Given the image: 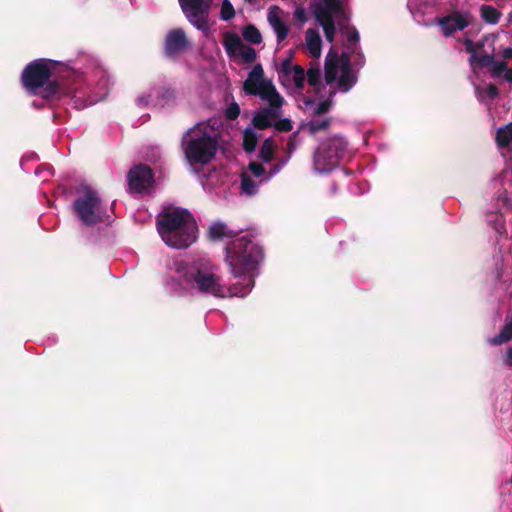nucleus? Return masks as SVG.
I'll return each mask as SVG.
<instances>
[{"mask_svg":"<svg viewBox=\"0 0 512 512\" xmlns=\"http://www.w3.org/2000/svg\"><path fill=\"white\" fill-rule=\"evenodd\" d=\"M470 23L468 13H454L439 21L441 30L445 36H450L456 31L464 30Z\"/></svg>","mask_w":512,"mask_h":512,"instance_id":"obj_17","label":"nucleus"},{"mask_svg":"<svg viewBox=\"0 0 512 512\" xmlns=\"http://www.w3.org/2000/svg\"><path fill=\"white\" fill-rule=\"evenodd\" d=\"M510 483L512 484V476H511V479H510Z\"/></svg>","mask_w":512,"mask_h":512,"instance_id":"obj_40","label":"nucleus"},{"mask_svg":"<svg viewBox=\"0 0 512 512\" xmlns=\"http://www.w3.org/2000/svg\"><path fill=\"white\" fill-rule=\"evenodd\" d=\"M208 233L212 240H225L236 236V231L228 228V226L221 221L212 223Z\"/></svg>","mask_w":512,"mask_h":512,"instance_id":"obj_21","label":"nucleus"},{"mask_svg":"<svg viewBox=\"0 0 512 512\" xmlns=\"http://www.w3.org/2000/svg\"><path fill=\"white\" fill-rule=\"evenodd\" d=\"M512 339V315H508L500 333L488 339L490 345L498 346Z\"/></svg>","mask_w":512,"mask_h":512,"instance_id":"obj_22","label":"nucleus"},{"mask_svg":"<svg viewBox=\"0 0 512 512\" xmlns=\"http://www.w3.org/2000/svg\"><path fill=\"white\" fill-rule=\"evenodd\" d=\"M156 224L162 241L170 248L185 249L197 240V224L187 209H164L158 214Z\"/></svg>","mask_w":512,"mask_h":512,"instance_id":"obj_6","label":"nucleus"},{"mask_svg":"<svg viewBox=\"0 0 512 512\" xmlns=\"http://www.w3.org/2000/svg\"><path fill=\"white\" fill-rule=\"evenodd\" d=\"M283 128H284L285 130H291V129H292V125H291L290 121H288V120H287V121L284 123V127H283Z\"/></svg>","mask_w":512,"mask_h":512,"instance_id":"obj_39","label":"nucleus"},{"mask_svg":"<svg viewBox=\"0 0 512 512\" xmlns=\"http://www.w3.org/2000/svg\"><path fill=\"white\" fill-rule=\"evenodd\" d=\"M503 57L505 59H510L512 58V48H506L504 51H503Z\"/></svg>","mask_w":512,"mask_h":512,"instance_id":"obj_38","label":"nucleus"},{"mask_svg":"<svg viewBox=\"0 0 512 512\" xmlns=\"http://www.w3.org/2000/svg\"><path fill=\"white\" fill-rule=\"evenodd\" d=\"M258 134L254 127L248 126L243 132V148L246 152H253L258 143Z\"/></svg>","mask_w":512,"mask_h":512,"instance_id":"obj_26","label":"nucleus"},{"mask_svg":"<svg viewBox=\"0 0 512 512\" xmlns=\"http://www.w3.org/2000/svg\"><path fill=\"white\" fill-rule=\"evenodd\" d=\"M306 111L317 116V117L312 118L307 123V128L311 133L314 134L318 131L325 130L329 126V124H330L329 119L326 117H321V115L326 113L328 111V109L321 113H315V112L309 111V110H306Z\"/></svg>","mask_w":512,"mask_h":512,"instance_id":"obj_25","label":"nucleus"},{"mask_svg":"<svg viewBox=\"0 0 512 512\" xmlns=\"http://www.w3.org/2000/svg\"><path fill=\"white\" fill-rule=\"evenodd\" d=\"M240 114V107L236 102H232L228 105L225 115L228 119L234 120L236 119Z\"/></svg>","mask_w":512,"mask_h":512,"instance_id":"obj_33","label":"nucleus"},{"mask_svg":"<svg viewBox=\"0 0 512 512\" xmlns=\"http://www.w3.org/2000/svg\"><path fill=\"white\" fill-rule=\"evenodd\" d=\"M259 158L263 163H270L273 158V142L271 139H266L260 149Z\"/></svg>","mask_w":512,"mask_h":512,"instance_id":"obj_29","label":"nucleus"},{"mask_svg":"<svg viewBox=\"0 0 512 512\" xmlns=\"http://www.w3.org/2000/svg\"><path fill=\"white\" fill-rule=\"evenodd\" d=\"M277 73L281 85L297 98L299 107L315 113L329 109L327 101L316 102L312 97L304 96L302 93L306 80L315 91H318L322 83V73L318 63H311L305 74L304 69L300 65L294 64L289 56L280 61Z\"/></svg>","mask_w":512,"mask_h":512,"instance_id":"obj_3","label":"nucleus"},{"mask_svg":"<svg viewBox=\"0 0 512 512\" xmlns=\"http://www.w3.org/2000/svg\"><path fill=\"white\" fill-rule=\"evenodd\" d=\"M316 18L324 30L326 40L332 43L335 35V21L340 22L347 19L343 0H323L316 13Z\"/></svg>","mask_w":512,"mask_h":512,"instance_id":"obj_11","label":"nucleus"},{"mask_svg":"<svg viewBox=\"0 0 512 512\" xmlns=\"http://www.w3.org/2000/svg\"><path fill=\"white\" fill-rule=\"evenodd\" d=\"M176 93L173 89L165 86H154L147 93L137 98V105L140 107L154 106L164 108L175 103Z\"/></svg>","mask_w":512,"mask_h":512,"instance_id":"obj_13","label":"nucleus"},{"mask_svg":"<svg viewBox=\"0 0 512 512\" xmlns=\"http://www.w3.org/2000/svg\"><path fill=\"white\" fill-rule=\"evenodd\" d=\"M223 46L226 54L230 58H238V54L244 46L241 38L236 33H226L224 35Z\"/></svg>","mask_w":512,"mask_h":512,"instance_id":"obj_20","label":"nucleus"},{"mask_svg":"<svg viewBox=\"0 0 512 512\" xmlns=\"http://www.w3.org/2000/svg\"><path fill=\"white\" fill-rule=\"evenodd\" d=\"M21 80L29 93L44 99H67L77 110L103 100L111 85L107 72L100 67L82 70L78 61L61 64L47 59L29 63Z\"/></svg>","mask_w":512,"mask_h":512,"instance_id":"obj_2","label":"nucleus"},{"mask_svg":"<svg viewBox=\"0 0 512 512\" xmlns=\"http://www.w3.org/2000/svg\"><path fill=\"white\" fill-rule=\"evenodd\" d=\"M496 142L500 148H508L512 145V122L497 129Z\"/></svg>","mask_w":512,"mask_h":512,"instance_id":"obj_24","label":"nucleus"},{"mask_svg":"<svg viewBox=\"0 0 512 512\" xmlns=\"http://www.w3.org/2000/svg\"><path fill=\"white\" fill-rule=\"evenodd\" d=\"M35 174L39 177H43L44 181H46L48 177L53 175V168L49 165H43L35 171Z\"/></svg>","mask_w":512,"mask_h":512,"instance_id":"obj_34","label":"nucleus"},{"mask_svg":"<svg viewBox=\"0 0 512 512\" xmlns=\"http://www.w3.org/2000/svg\"><path fill=\"white\" fill-rule=\"evenodd\" d=\"M347 39L345 51L338 56L337 51L331 47L325 58V74L324 80L330 88V93L348 92L357 82V75L351 68V60L353 54L361 58L359 53L358 42L359 33L355 28L346 29Z\"/></svg>","mask_w":512,"mask_h":512,"instance_id":"obj_4","label":"nucleus"},{"mask_svg":"<svg viewBox=\"0 0 512 512\" xmlns=\"http://www.w3.org/2000/svg\"><path fill=\"white\" fill-rule=\"evenodd\" d=\"M235 16V10L229 0H223L220 17L224 21L231 20Z\"/></svg>","mask_w":512,"mask_h":512,"instance_id":"obj_31","label":"nucleus"},{"mask_svg":"<svg viewBox=\"0 0 512 512\" xmlns=\"http://www.w3.org/2000/svg\"><path fill=\"white\" fill-rule=\"evenodd\" d=\"M348 153L344 137L335 135L322 140L313 152L312 169L318 175H325L336 169Z\"/></svg>","mask_w":512,"mask_h":512,"instance_id":"obj_9","label":"nucleus"},{"mask_svg":"<svg viewBox=\"0 0 512 512\" xmlns=\"http://www.w3.org/2000/svg\"><path fill=\"white\" fill-rule=\"evenodd\" d=\"M189 47V41L183 29L176 28L167 33L165 39V54L175 58Z\"/></svg>","mask_w":512,"mask_h":512,"instance_id":"obj_16","label":"nucleus"},{"mask_svg":"<svg viewBox=\"0 0 512 512\" xmlns=\"http://www.w3.org/2000/svg\"><path fill=\"white\" fill-rule=\"evenodd\" d=\"M504 362L508 367H512V347L507 350L504 356Z\"/></svg>","mask_w":512,"mask_h":512,"instance_id":"obj_36","label":"nucleus"},{"mask_svg":"<svg viewBox=\"0 0 512 512\" xmlns=\"http://www.w3.org/2000/svg\"><path fill=\"white\" fill-rule=\"evenodd\" d=\"M219 130L208 122H199L182 137L181 147L187 162L193 165L210 163L219 148Z\"/></svg>","mask_w":512,"mask_h":512,"instance_id":"obj_7","label":"nucleus"},{"mask_svg":"<svg viewBox=\"0 0 512 512\" xmlns=\"http://www.w3.org/2000/svg\"><path fill=\"white\" fill-rule=\"evenodd\" d=\"M289 15L279 6L272 5L268 8L267 21L272 28L278 45H280L289 34Z\"/></svg>","mask_w":512,"mask_h":512,"instance_id":"obj_14","label":"nucleus"},{"mask_svg":"<svg viewBox=\"0 0 512 512\" xmlns=\"http://www.w3.org/2000/svg\"><path fill=\"white\" fill-rule=\"evenodd\" d=\"M243 90L247 95L258 96L267 107L257 112L250 126L265 129L272 125V121L282 114L283 97L277 91L271 80L265 78L261 64L252 67L243 83Z\"/></svg>","mask_w":512,"mask_h":512,"instance_id":"obj_5","label":"nucleus"},{"mask_svg":"<svg viewBox=\"0 0 512 512\" xmlns=\"http://www.w3.org/2000/svg\"><path fill=\"white\" fill-rule=\"evenodd\" d=\"M72 208L76 218L84 226L108 225L111 222V215L99 193L87 185L78 189Z\"/></svg>","mask_w":512,"mask_h":512,"instance_id":"obj_8","label":"nucleus"},{"mask_svg":"<svg viewBox=\"0 0 512 512\" xmlns=\"http://www.w3.org/2000/svg\"><path fill=\"white\" fill-rule=\"evenodd\" d=\"M465 48L468 53H470V64L473 69H475L476 66L480 67H487L491 66L493 63V56L491 54H485V55H478L475 45L473 41L466 40L465 41Z\"/></svg>","mask_w":512,"mask_h":512,"instance_id":"obj_19","label":"nucleus"},{"mask_svg":"<svg viewBox=\"0 0 512 512\" xmlns=\"http://www.w3.org/2000/svg\"><path fill=\"white\" fill-rule=\"evenodd\" d=\"M243 38L252 44H260L262 42V35L254 25H247L242 31Z\"/></svg>","mask_w":512,"mask_h":512,"instance_id":"obj_27","label":"nucleus"},{"mask_svg":"<svg viewBox=\"0 0 512 512\" xmlns=\"http://www.w3.org/2000/svg\"><path fill=\"white\" fill-rule=\"evenodd\" d=\"M238 57L242 60L243 63L250 64L253 63L256 59V51L254 48L244 45L239 52Z\"/></svg>","mask_w":512,"mask_h":512,"instance_id":"obj_30","label":"nucleus"},{"mask_svg":"<svg viewBox=\"0 0 512 512\" xmlns=\"http://www.w3.org/2000/svg\"><path fill=\"white\" fill-rule=\"evenodd\" d=\"M127 179L130 190L136 193L148 191L153 183L152 171L147 165H138L132 168Z\"/></svg>","mask_w":512,"mask_h":512,"instance_id":"obj_15","label":"nucleus"},{"mask_svg":"<svg viewBox=\"0 0 512 512\" xmlns=\"http://www.w3.org/2000/svg\"><path fill=\"white\" fill-rule=\"evenodd\" d=\"M188 21L198 30H209L207 21L208 4L204 0H178Z\"/></svg>","mask_w":512,"mask_h":512,"instance_id":"obj_12","label":"nucleus"},{"mask_svg":"<svg viewBox=\"0 0 512 512\" xmlns=\"http://www.w3.org/2000/svg\"><path fill=\"white\" fill-rule=\"evenodd\" d=\"M495 216V230L498 232V233H502L504 231V221L502 219V216H499V215H494Z\"/></svg>","mask_w":512,"mask_h":512,"instance_id":"obj_35","label":"nucleus"},{"mask_svg":"<svg viewBox=\"0 0 512 512\" xmlns=\"http://www.w3.org/2000/svg\"><path fill=\"white\" fill-rule=\"evenodd\" d=\"M481 16L485 22L489 24H496L499 21L500 13L492 6H483L481 8Z\"/></svg>","mask_w":512,"mask_h":512,"instance_id":"obj_28","label":"nucleus"},{"mask_svg":"<svg viewBox=\"0 0 512 512\" xmlns=\"http://www.w3.org/2000/svg\"><path fill=\"white\" fill-rule=\"evenodd\" d=\"M504 77L508 82L512 83V69H506Z\"/></svg>","mask_w":512,"mask_h":512,"instance_id":"obj_37","label":"nucleus"},{"mask_svg":"<svg viewBox=\"0 0 512 512\" xmlns=\"http://www.w3.org/2000/svg\"><path fill=\"white\" fill-rule=\"evenodd\" d=\"M305 47L309 55L316 60L321 56L322 39L320 33L316 29L309 28L305 33Z\"/></svg>","mask_w":512,"mask_h":512,"instance_id":"obj_18","label":"nucleus"},{"mask_svg":"<svg viewBox=\"0 0 512 512\" xmlns=\"http://www.w3.org/2000/svg\"><path fill=\"white\" fill-rule=\"evenodd\" d=\"M476 96L479 101L488 108L494 99L498 96V90L494 85L475 86Z\"/></svg>","mask_w":512,"mask_h":512,"instance_id":"obj_23","label":"nucleus"},{"mask_svg":"<svg viewBox=\"0 0 512 512\" xmlns=\"http://www.w3.org/2000/svg\"><path fill=\"white\" fill-rule=\"evenodd\" d=\"M507 69V65L504 61H494L491 64V72L494 77H499L503 73H505Z\"/></svg>","mask_w":512,"mask_h":512,"instance_id":"obj_32","label":"nucleus"},{"mask_svg":"<svg viewBox=\"0 0 512 512\" xmlns=\"http://www.w3.org/2000/svg\"><path fill=\"white\" fill-rule=\"evenodd\" d=\"M262 260L263 251L257 243L246 235L237 237L225 249V262L230 273L240 279L236 284H224L218 267L208 259L172 260L166 264L163 287L175 297H245L254 287Z\"/></svg>","mask_w":512,"mask_h":512,"instance_id":"obj_1","label":"nucleus"},{"mask_svg":"<svg viewBox=\"0 0 512 512\" xmlns=\"http://www.w3.org/2000/svg\"><path fill=\"white\" fill-rule=\"evenodd\" d=\"M287 161V159L281 160L272 165L269 171H266L260 163L251 162L241 173L240 194L249 197L257 194L259 186L278 174Z\"/></svg>","mask_w":512,"mask_h":512,"instance_id":"obj_10","label":"nucleus"}]
</instances>
